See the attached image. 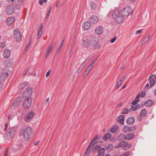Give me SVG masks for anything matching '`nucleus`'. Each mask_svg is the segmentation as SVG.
<instances>
[{"label": "nucleus", "instance_id": "obj_54", "mask_svg": "<svg viewBox=\"0 0 156 156\" xmlns=\"http://www.w3.org/2000/svg\"><path fill=\"white\" fill-rule=\"evenodd\" d=\"M128 110L126 108L124 109L122 111V113L123 114L127 113Z\"/></svg>", "mask_w": 156, "mask_h": 156}, {"label": "nucleus", "instance_id": "obj_25", "mask_svg": "<svg viewBox=\"0 0 156 156\" xmlns=\"http://www.w3.org/2000/svg\"><path fill=\"white\" fill-rule=\"evenodd\" d=\"M154 103V101L152 100H148L145 102V105L147 107H149L152 105Z\"/></svg>", "mask_w": 156, "mask_h": 156}, {"label": "nucleus", "instance_id": "obj_15", "mask_svg": "<svg viewBox=\"0 0 156 156\" xmlns=\"http://www.w3.org/2000/svg\"><path fill=\"white\" fill-rule=\"evenodd\" d=\"M104 28L101 26H99L95 29V32L96 35H101L102 34Z\"/></svg>", "mask_w": 156, "mask_h": 156}, {"label": "nucleus", "instance_id": "obj_18", "mask_svg": "<svg viewBox=\"0 0 156 156\" xmlns=\"http://www.w3.org/2000/svg\"><path fill=\"white\" fill-rule=\"evenodd\" d=\"M7 72L5 70H2L0 72V80L6 79L7 76Z\"/></svg>", "mask_w": 156, "mask_h": 156}, {"label": "nucleus", "instance_id": "obj_44", "mask_svg": "<svg viewBox=\"0 0 156 156\" xmlns=\"http://www.w3.org/2000/svg\"><path fill=\"white\" fill-rule=\"evenodd\" d=\"M47 2V0H39V2L40 5H42L44 3H46Z\"/></svg>", "mask_w": 156, "mask_h": 156}, {"label": "nucleus", "instance_id": "obj_24", "mask_svg": "<svg viewBox=\"0 0 156 156\" xmlns=\"http://www.w3.org/2000/svg\"><path fill=\"white\" fill-rule=\"evenodd\" d=\"M124 116L123 115H120L117 119V121H119L120 123L122 125L124 124Z\"/></svg>", "mask_w": 156, "mask_h": 156}, {"label": "nucleus", "instance_id": "obj_35", "mask_svg": "<svg viewBox=\"0 0 156 156\" xmlns=\"http://www.w3.org/2000/svg\"><path fill=\"white\" fill-rule=\"evenodd\" d=\"M24 0H18V4L16 5V8L17 9H19L20 8L21 5L23 3Z\"/></svg>", "mask_w": 156, "mask_h": 156}, {"label": "nucleus", "instance_id": "obj_32", "mask_svg": "<svg viewBox=\"0 0 156 156\" xmlns=\"http://www.w3.org/2000/svg\"><path fill=\"white\" fill-rule=\"evenodd\" d=\"M91 147L88 146L85 152L84 156H88L91 152Z\"/></svg>", "mask_w": 156, "mask_h": 156}, {"label": "nucleus", "instance_id": "obj_20", "mask_svg": "<svg viewBox=\"0 0 156 156\" xmlns=\"http://www.w3.org/2000/svg\"><path fill=\"white\" fill-rule=\"evenodd\" d=\"M91 26V24L89 22L86 21L83 23L82 27L85 30H87L90 28Z\"/></svg>", "mask_w": 156, "mask_h": 156}, {"label": "nucleus", "instance_id": "obj_57", "mask_svg": "<svg viewBox=\"0 0 156 156\" xmlns=\"http://www.w3.org/2000/svg\"><path fill=\"white\" fill-rule=\"evenodd\" d=\"M8 149L7 148L5 150L4 154V156H8Z\"/></svg>", "mask_w": 156, "mask_h": 156}, {"label": "nucleus", "instance_id": "obj_61", "mask_svg": "<svg viewBox=\"0 0 156 156\" xmlns=\"http://www.w3.org/2000/svg\"><path fill=\"white\" fill-rule=\"evenodd\" d=\"M8 1L9 2L12 3L15 2L16 1V0H8Z\"/></svg>", "mask_w": 156, "mask_h": 156}, {"label": "nucleus", "instance_id": "obj_10", "mask_svg": "<svg viewBox=\"0 0 156 156\" xmlns=\"http://www.w3.org/2000/svg\"><path fill=\"white\" fill-rule=\"evenodd\" d=\"M21 103V99L20 97L16 98L12 103L11 107L15 108L20 105Z\"/></svg>", "mask_w": 156, "mask_h": 156}, {"label": "nucleus", "instance_id": "obj_42", "mask_svg": "<svg viewBox=\"0 0 156 156\" xmlns=\"http://www.w3.org/2000/svg\"><path fill=\"white\" fill-rule=\"evenodd\" d=\"M129 132H133L135 131L136 129V127L135 126L129 127Z\"/></svg>", "mask_w": 156, "mask_h": 156}, {"label": "nucleus", "instance_id": "obj_9", "mask_svg": "<svg viewBox=\"0 0 156 156\" xmlns=\"http://www.w3.org/2000/svg\"><path fill=\"white\" fill-rule=\"evenodd\" d=\"M25 100L23 102V106L24 108L27 109L29 108L31 106L32 102V98H30L25 99Z\"/></svg>", "mask_w": 156, "mask_h": 156}, {"label": "nucleus", "instance_id": "obj_22", "mask_svg": "<svg viewBox=\"0 0 156 156\" xmlns=\"http://www.w3.org/2000/svg\"><path fill=\"white\" fill-rule=\"evenodd\" d=\"M15 21V19L13 17L9 18L6 20L7 24L8 26H10L14 23Z\"/></svg>", "mask_w": 156, "mask_h": 156}, {"label": "nucleus", "instance_id": "obj_38", "mask_svg": "<svg viewBox=\"0 0 156 156\" xmlns=\"http://www.w3.org/2000/svg\"><path fill=\"white\" fill-rule=\"evenodd\" d=\"M105 150L103 148H100L98 151V154L103 155L104 153Z\"/></svg>", "mask_w": 156, "mask_h": 156}, {"label": "nucleus", "instance_id": "obj_39", "mask_svg": "<svg viewBox=\"0 0 156 156\" xmlns=\"http://www.w3.org/2000/svg\"><path fill=\"white\" fill-rule=\"evenodd\" d=\"M100 148V146L99 145H96L93 148L92 151L93 152H96Z\"/></svg>", "mask_w": 156, "mask_h": 156}, {"label": "nucleus", "instance_id": "obj_16", "mask_svg": "<svg viewBox=\"0 0 156 156\" xmlns=\"http://www.w3.org/2000/svg\"><path fill=\"white\" fill-rule=\"evenodd\" d=\"M90 22L93 24H95L98 22L99 18L95 15L92 16L90 18Z\"/></svg>", "mask_w": 156, "mask_h": 156}, {"label": "nucleus", "instance_id": "obj_34", "mask_svg": "<svg viewBox=\"0 0 156 156\" xmlns=\"http://www.w3.org/2000/svg\"><path fill=\"white\" fill-rule=\"evenodd\" d=\"M28 83L27 82H24L22 83L20 86V88L21 89H23L24 88L28 85Z\"/></svg>", "mask_w": 156, "mask_h": 156}, {"label": "nucleus", "instance_id": "obj_55", "mask_svg": "<svg viewBox=\"0 0 156 156\" xmlns=\"http://www.w3.org/2000/svg\"><path fill=\"white\" fill-rule=\"evenodd\" d=\"M113 147V145L111 144H109L106 147V149H109Z\"/></svg>", "mask_w": 156, "mask_h": 156}, {"label": "nucleus", "instance_id": "obj_6", "mask_svg": "<svg viewBox=\"0 0 156 156\" xmlns=\"http://www.w3.org/2000/svg\"><path fill=\"white\" fill-rule=\"evenodd\" d=\"M34 116V112L32 111H30L25 115L24 120L26 122H28L32 120Z\"/></svg>", "mask_w": 156, "mask_h": 156}, {"label": "nucleus", "instance_id": "obj_50", "mask_svg": "<svg viewBox=\"0 0 156 156\" xmlns=\"http://www.w3.org/2000/svg\"><path fill=\"white\" fill-rule=\"evenodd\" d=\"M84 66V65L83 64H82L78 70L77 72L80 73V71H81L83 69Z\"/></svg>", "mask_w": 156, "mask_h": 156}, {"label": "nucleus", "instance_id": "obj_58", "mask_svg": "<svg viewBox=\"0 0 156 156\" xmlns=\"http://www.w3.org/2000/svg\"><path fill=\"white\" fill-rule=\"evenodd\" d=\"M51 72V70H48V71L46 73V77H48L49 76Z\"/></svg>", "mask_w": 156, "mask_h": 156}, {"label": "nucleus", "instance_id": "obj_59", "mask_svg": "<svg viewBox=\"0 0 156 156\" xmlns=\"http://www.w3.org/2000/svg\"><path fill=\"white\" fill-rule=\"evenodd\" d=\"M145 95V92H143L142 93L141 96L142 97H144Z\"/></svg>", "mask_w": 156, "mask_h": 156}, {"label": "nucleus", "instance_id": "obj_17", "mask_svg": "<svg viewBox=\"0 0 156 156\" xmlns=\"http://www.w3.org/2000/svg\"><path fill=\"white\" fill-rule=\"evenodd\" d=\"M44 33L43 29V25L41 24L39 27L38 29V33L37 35V38L40 39L43 35Z\"/></svg>", "mask_w": 156, "mask_h": 156}, {"label": "nucleus", "instance_id": "obj_31", "mask_svg": "<svg viewBox=\"0 0 156 156\" xmlns=\"http://www.w3.org/2000/svg\"><path fill=\"white\" fill-rule=\"evenodd\" d=\"M111 136V135L110 133H107L103 136L102 139L104 140H106L110 138Z\"/></svg>", "mask_w": 156, "mask_h": 156}, {"label": "nucleus", "instance_id": "obj_27", "mask_svg": "<svg viewBox=\"0 0 156 156\" xmlns=\"http://www.w3.org/2000/svg\"><path fill=\"white\" fill-rule=\"evenodd\" d=\"M134 135L133 133L128 134L126 136V140H130L134 137Z\"/></svg>", "mask_w": 156, "mask_h": 156}, {"label": "nucleus", "instance_id": "obj_40", "mask_svg": "<svg viewBox=\"0 0 156 156\" xmlns=\"http://www.w3.org/2000/svg\"><path fill=\"white\" fill-rule=\"evenodd\" d=\"M64 43V40H63L61 42V43L59 45V46L58 49L57 51H58L59 52L60 51L61 49L62 48V47Z\"/></svg>", "mask_w": 156, "mask_h": 156}, {"label": "nucleus", "instance_id": "obj_28", "mask_svg": "<svg viewBox=\"0 0 156 156\" xmlns=\"http://www.w3.org/2000/svg\"><path fill=\"white\" fill-rule=\"evenodd\" d=\"M135 120L133 117H130L126 121L127 124L128 125L133 124Z\"/></svg>", "mask_w": 156, "mask_h": 156}, {"label": "nucleus", "instance_id": "obj_7", "mask_svg": "<svg viewBox=\"0 0 156 156\" xmlns=\"http://www.w3.org/2000/svg\"><path fill=\"white\" fill-rule=\"evenodd\" d=\"M13 33L14 37L16 40L17 41H20L22 37L20 31L18 29H15L13 30Z\"/></svg>", "mask_w": 156, "mask_h": 156}, {"label": "nucleus", "instance_id": "obj_1", "mask_svg": "<svg viewBox=\"0 0 156 156\" xmlns=\"http://www.w3.org/2000/svg\"><path fill=\"white\" fill-rule=\"evenodd\" d=\"M20 137L24 140L29 141L32 138L33 132L30 127H27L24 129L20 130Z\"/></svg>", "mask_w": 156, "mask_h": 156}, {"label": "nucleus", "instance_id": "obj_56", "mask_svg": "<svg viewBox=\"0 0 156 156\" xmlns=\"http://www.w3.org/2000/svg\"><path fill=\"white\" fill-rule=\"evenodd\" d=\"M116 37H114L113 39L111 40L110 41V43H113L116 41Z\"/></svg>", "mask_w": 156, "mask_h": 156}, {"label": "nucleus", "instance_id": "obj_14", "mask_svg": "<svg viewBox=\"0 0 156 156\" xmlns=\"http://www.w3.org/2000/svg\"><path fill=\"white\" fill-rule=\"evenodd\" d=\"M15 10L14 7L12 5L7 6L6 9V13L9 15H11L13 13Z\"/></svg>", "mask_w": 156, "mask_h": 156}, {"label": "nucleus", "instance_id": "obj_3", "mask_svg": "<svg viewBox=\"0 0 156 156\" xmlns=\"http://www.w3.org/2000/svg\"><path fill=\"white\" fill-rule=\"evenodd\" d=\"M92 40L90 37H84L81 41V45L85 49H87L91 44Z\"/></svg>", "mask_w": 156, "mask_h": 156}, {"label": "nucleus", "instance_id": "obj_8", "mask_svg": "<svg viewBox=\"0 0 156 156\" xmlns=\"http://www.w3.org/2000/svg\"><path fill=\"white\" fill-rule=\"evenodd\" d=\"M122 11V13L125 17L128 16L132 12L131 8L130 6L125 7Z\"/></svg>", "mask_w": 156, "mask_h": 156}, {"label": "nucleus", "instance_id": "obj_53", "mask_svg": "<svg viewBox=\"0 0 156 156\" xmlns=\"http://www.w3.org/2000/svg\"><path fill=\"white\" fill-rule=\"evenodd\" d=\"M30 46V43H29L27 45V46L25 48V51L26 52L27 51V50L29 49Z\"/></svg>", "mask_w": 156, "mask_h": 156}, {"label": "nucleus", "instance_id": "obj_11", "mask_svg": "<svg viewBox=\"0 0 156 156\" xmlns=\"http://www.w3.org/2000/svg\"><path fill=\"white\" fill-rule=\"evenodd\" d=\"M131 146V144H129L125 141H122L119 144V146H118L117 147L118 148L120 147L124 150H126L129 149Z\"/></svg>", "mask_w": 156, "mask_h": 156}, {"label": "nucleus", "instance_id": "obj_30", "mask_svg": "<svg viewBox=\"0 0 156 156\" xmlns=\"http://www.w3.org/2000/svg\"><path fill=\"white\" fill-rule=\"evenodd\" d=\"M119 128V126L116 125L110 129V131L112 133H115L118 129Z\"/></svg>", "mask_w": 156, "mask_h": 156}, {"label": "nucleus", "instance_id": "obj_5", "mask_svg": "<svg viewBox=\"0 0 156 156\" xmlns=\"http://www.w3.org/2000/svg\"><path fill=\"white\" fill-rule=\"evenodd\" d=\"M15 133V129L14 128L10 129L8 130L6 139L7 140H10L13 137Z\"/></svg>", "mask_w": 156, "mask_h": 156}, {"label": "nucleus", "instance_id": "obj_46", "mask_svg": "<svg viewBox=\"0 0 156 156\" xmlns=\"http://www.w3.org/2000/svg\"><path fill=\"white\" fill-rule=\"evenodd\" d=\"M51 11V9H49L47 12V15L46 16V19H47L48 18L50 14Z\"/></svg>", "mask_w": 156, "mask_h": 156}, {"label": "nucleus", "instance_id": "obj_43", "mask_svg": "<svg viewBox=\"0 0 156 156\" xmlns=\"http://www.w3.org/2000/svg\"><path fill=\"white\" fill-rule=\"evenodd\" d=\"M155 81L154 79L151 80L150 81V87H153L155 84Z\"/></svg>", "mask_w": 156, "mask_h": 156}, {"label": "nucleus", "instance_id": "obj_19", "mask_svg": "<svg viewBox=\"0 0 156 156\" xmlns=\"http://www.w3.org/2000/svg\"><path fill=\"white\" fill-rule=\"evenodd\" d=\"M54 46L53 44H50L47 48L45 52V57L47 58L51 51L52 48Z\"/></svg>", "mask_w": 156, "mask_h": 156}, {"label": "nucleus", "instance_id": "obj_63", "mask_svg": "<svg viewBox=\"0 0 156 156\" xmlns=\"http://www.w3.org/2000/svg\"><path fill=\"white\" fill-rule=\"evenodd\" d=\"M116 138L115 137H113L111 139V141H115L116 140Z\"/></svg>", "mask_w": 156, "mask_h": 156}, {"label": "nucleus", "instance_id": "obj_51", "mask_svg": "<svg viewBox=\"0 0 156 156\" xmlns=\"http://www.w3.org/2000/svg\"><path fill=\"white\" fill-rule=\"evenodd\" d=\"M142 30H143V29H140V30H137L135 32V34H140L142 32Z\"/></svg>", "mask_w": 156, "mask_h": 156}, {"label": "nucleus", "instance_id": "obj_60", "mask_svg": "<svg viewBox=\"0 0 156 156\" xmlns=\"http://www.w3.org/2000/svg\"><path fill=\"white\" fill-rule=\"evenodd\" d=\"M141 116V115H139L137 117L138 119L140 121H141L142 119Z\"/></svg>", "mask_w": 156, "mask_h": 156}, {"label": "nucleus", "instance_id": "obj_12", "mask_svg": "<svg viewBox=\"0 0 156 156\" xmlns=\"http://www.w3.org/2000/svg\"><path fill=\"white\" fill-rule=\"evenodd\" d=\"M99 140V137L98 135H96L94 137L93 139L91 141L89 146L90 147H93L94 146L95 144H96L98 142Z\"/></svg>", "mask_w": 156, "mask_h": 156}, {"label": "nucleus", "instance_id": "obj_37", "mask_svg": "<svg viewBox=\"0 0 156 156\" xmlns=\"http://www.w3.org/2000/svg\"><path fill=\"white\" fill-rule=\"evenodd\" d=\"M129 126H125L122 128V131L123 132L126 133L128 132H129Z\"/></svg>", "mask_w": 156, "mask_h": 156}, {"label": "nucleus", "instance_id": "obj_47", "mask_svg": "<svg viewBox=\"0 0 156 156\" xmlns=\"http://www.w3.org/2000/svg\"><path fill=\"white\" fill-rule=\"evenodd\" d=\"M61 2L60 1H57L56 2V5H55V6H56V7L58 8V7H59L60 6V5H61Z\"/></svg>", "mask_w": 156, "mask_h": 156}, {"label": "nucleus", "instance_id": "obj_45", "mask_svg": "<svg viewBox=\"0 0 156 156\" xmlns=\"http://www.w3.org/2000/svg\"><path fill=\"white\" fill-rule=\"evenodd\" d=\"M98 58L97 57L94 58V59L92 61L90 64L93 65V66L95 65L96 61L98 60Z\"/></svg>", "mask_w": 156, "mask_h": 156}, {"label": "nucleus", "instance_id": "obj_2", "mask_svg": "<svg viewBox=\"0 0 156 156\" xmlns=\"http://www.w3.org/2000/svg\"><path fill=\"white\" fill-rule=\"evenodd\" d=\"M112 16L117 23H121L124 20L125 17L122 14V10L119 9L113 12Z\"/></svg>", "mask_w": 156, "mask_h": 156}, {"label": "nucleus", "instance_id": "obj_41", "mask_svg": "<svg viewBox=\"0 0 156 156\" xmlns=\"http://www.w3.org/2000/svg\"><path fill=\"white\" fill-rule=\"evenodd\" d=\"M141 116H145L146 115V110L145 109H142L140 112Z\"/></svg>", "mask_w": 156, "mask_h": 156}, {"label": "nucleus", "instance_id": "obj_21", "mask_svg": "<svg viewBox=\"0 0 156 156\" xmlns=\"http://www.w3.org/2000/svg\"><path fill=\"white\" fill-rule=\"evenodd\" d=\"M91 44H92L93 47L95 49H98L100 48L98 42L96 41L94 39H92Z\"/></svg>", "mask_w": 156, "mask_h": 156}, {"label": "nucleus", "instance_id": "obj_29", "mask_svg": "<svg viewBox=\"0 0 156 156\" xmlns=\"http://www.w3.org/2000/svg\"><path fill=\"white\" fill-rule=\"evenodd\" d=\"M93 66L90 64L87 68L86 71L84 72V74H85L86 75H87Z\"/></svg>", "mask_w": 156, "mask_h": 156}, {"label": "nucleus", "instance_id": "obj_4", "mask_svg": "<svg viewBox=\"0 0 156 156\" xmlns=\"http://www.w3.org/2000/svg\"><path fill=\"white\" fill-rule=\"evenodd\" d=\"M33 93L32 89L31 87H28L26 88L23 92L22 95V98L26 99L30 98H32L31 96Z\"/></svg>", "mask_w": 156, "mask_h": 156}, {"label": "nucleus", "instance_id": "obj_62", "mask_svg": "<svg viewBox=\"0 0 156 156\" xmlns=\"http://www.w3.org/2000/svg\"><path fill=\"white\" fill-rule=\"evenodd\" d=\"M141 96L140 94H138L136 97V98L138 99V98H140Z\"/></svg>", "mask_w": 156, "mask_h": 156}, {"label": "nucleus", "instance_id": "obj_13", "mask_svg": "<svg viewBox=\"0 0 156 156\" xmlns=\"http://www.w3.org/2000/svg\"><path fill=\"white\" fill-rule=\"evenodd\" d=\"M11 52L9 48H5L3 51V57L5 59L9 58L10 56Z\"/></svg>", "mask_w": 156, "mask_h": 156}, {"label": "nucleus", "instance_id": "obj_23", "mask_svg": "<svg viewBox=\"0 0 156 156\" xmlns=\"http://www.w3.org/2000/svg\"><path fill=\"white\" fill-rule=\"evenodd\" d=\"M125 78L126 76H122L117 81L116 85L117 88H119L120 87L122 83L124 81Z\"/></svg>", "mask_w": 156, "mask_h": 156}, {"label": "nucleus", "instance_id": "obj_33", "mask_svg": "<svg viewBox=\"0 0 156 156\" xmlns=\"http://www.w3.org/2000/svg\"><path fill=\"white\" fill-rule=\"evenodd\" d=\"M140 107V105L137 104H132L131 108L133 111H135L136 109L139 108Z\"/></svg>", "mask_w": 156, "mask_h": 156}, {"label": "nucleus", "instance_id": "obj_26", "mask_svg": "<svg viewBox=\"0 0 156 156\" xmlns=\"http://www.w3.org/2000/svg\"><path fill=\"white\" fill-rule=\"evenodd\" d=\"M90 7L91 9L94 10L98 9V5L94 2L91 4Z\"/></svg>", "mask_w": 156, "mask_h": 156}, {"label": "nucleus", "instance_id": "obj_52", "mask_svg": "<svg viewBox=\"0 0 156 156\" xmlns=\"http://www.w3.org/2000/svg\"><path fill=\"white\" fill-rule=\"evenodd\" d=\"M5 43H0V48H2L5 47Z\"/></svg>", "mask_w": 156, "mask_h": 156}, {"label": "nucleus", "instance_id": "obj_64", "mask_svg": "<svg viewBox=\"0 0 156 156\" xmlns=\"http://www.w3.org/2000/svg\"><path fill=\"white\" fill-rule=\"evenodd\" d=\"M129 155V154L128 153H126L123 155H122V156H128Z\"/></svg>", "mask_w": 156, "mask_h": 156}, {"label": "nucleus", "instance_id": "obj_36", "mask_svg": "<svg viewBox=\"0 0 156 156\" xmlns=\"http://www.w3.org/2000/svg\"><path fill=\"white\" fill-rule=\"evenodd\" d=\"M126 136H125L123 134H120L118 137V140H126Z\"/></svg>", "mask_w": 156, "mask_h": 156}, {"label": "nucleus", "instance_id": "obj_48", "mask_svg": "<svg viewBox=\"0 0 156 156\" xmlns=\"http://www.w3.org/2000/svg\"><path fill=\"white\" fill-rule=\"evenodd\" d=\"M150 37H151V36L149 35L147 37H146V38L144 39L143 41V42L144 43L146 41H148L149 40Z\"/></svg>", "mask_w": 156, "mask_h": 156}, {"label": "nucleus", "instance_id": "obj_49", "mask_svg": "<svg viewBox=\"0 0 156 156\" xmlns=\"http://www.w3.org/2000/svg\"><path fill=\"white\" fill-rule=\"evenodd\" d=\"M139 99H136L134 100L132 102V104H137V103L139 102Z\"/></svg>", "mask_w": 156, "mask_h": 156}]
</instances>
